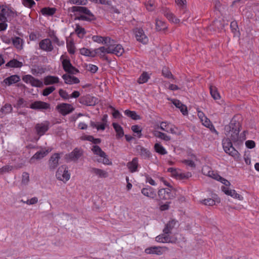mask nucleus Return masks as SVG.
<instances>
[{
	"mask_svg": "<svg viewBox=\"0 0 259 259\" xmlns=\"http://www.w3.org/2000/svg\"><path fill=\"white\" fill-rule=\"evenodd\" d=\"M241 127L240 122L233 118L230 123L225 126V133L227 138L231 139L233 142H237L239 140V132Z\"/></svg>",
	"mask_w": 259,
	"mask_h": 259,
	"instance_id": "1",
	"label": "nucleus"
},
{
	"mask_svg": "<svg viewBox=\"0 0 259 259\" xmlns=\"http://www.w3.org/2000/svg\"><path fill=\"white\" fill-rule=\"evenodd\" d=\"M72 11L73 12H77L82 14L77 17V19L79 20L90 22L96 20L95 16L86 7L73 6L72 7Z\"/></svg>",
	"mask_w": 259,
	"mask_h": 259,
	"instance_id": "2",
	"label": "nucleus"
},
{
	"mask_svg": "<svg viewBox=\"0 0 259 259\" xmlns=\"http://www.w3.org/2000/svg\"><path fill=\"white\" fill-rule=\"evenodd\" d=\"M60 60L62 62L63 68L67 73L76 74L79 72V70L72 65L67 56L62 55L60 57Z\"/></svg>",
	"mask_w": 259,
	"mask_h": 259,
	"instance_id": "3",
	"label": "nucleus"
},
{
	"mask_svg": "<svg viewBox=\"0 0 259 259\" xmlns=\"http://www.w3.org/2000/svg\"><path fill=\"white\" fill-rule=\"evenodd\" d=\"M232 141L229 138H225L222 141V145L225 152L234 158L239 157L238 152L233 147Z\"/></svg>",
	"mask_w": 259,
	"mask_h": 259,
	"instance_id": "4",
	"label": "nucleus"
},
{
	"mask_svg": "<svg viewBox=\"0 0 259 259\" xmlns=\"http://www.w3.org/2000/svg\"><path fill=\"white\" fill-rule=\"evenodd\" d=\"M91 150L95 155H97L101 158L97 160L98 162H102L105 165L112 164V162L109 159L108 156L99 146H93Z\"/></svg>",
	"mask_w": 259,
	"mask_h": 259,
	"instance_id": "5",
	"label": "nucleus"
},
{
	"mask_svg": "<svg viewBox=\"0 0 259 259\" xmlns=\"http://www.w3.org/2000/svg\"><path fill=\"white\" fill-rule=\"evenodd\" d=\"M17 16L16 13L7 7H0V21L7 22Z\"/></svg>",
	"mask_w": 259,
	"mask_h": 259,
	"instance_id": "6",
	"label": "nucleus"
},
{
	"mask_svg": "<svg viewBox=\"0 0 259 259\" xmlns=\"http://www.w3.org/2000/svg\"><path fill=\"white\" fill-rule=\"evenodd\" d=\"M83 150L78 148H75L73 150L65 155V159L66 161H77L83 155Z\"/></svg>",
	"mask_w": 259,
	"mask_h": 259,
	"instance_id": "7",
	"label": "nucleus"
},
{
	"mask_svg": "<svg viewBox=\"0 0 259 259\" xmlns=\"http://www.w3.org/2000/svg\"><path fill=\"white\" fill-rule=\"evenodd\" d=\"M56 177L59 180L67 182L70 178L66 165H63L59 167L56 173Z\"/></svg>",
	"mask_w": 259,
	"mask_h": 259,
	"instance_id": "8",
	"label": "nucleus"
},
{
	"mask_svg": "<svg viewBox=\"0 0 259 259\" xmlns=\"http://www.w3.org/2000/svg\"><path fill=\"white\" fill-rule=\"evenodd\" d=\"M56 108L62 115L69 114L74 110L72 105L64 103L58 104Z\"/></svg>",
	"mask_w": 259,
	"mask_h": 259,
	"instance_id": "9",
	"label": "nucleus"
},
{
	"mask_svg": "<svg viewBox=\"0 0 259 259\" xmlns=\"http://www.w3.org/2000/svg\"><path fill=\"white\" fill-rule=\"evenodd\" d=\"M170 188L161 189L158 191V195L161 200H169L175 198V194L172 193Z\"/></svg>",
	"mask_w": 259,
	"mask_h": 259,
	"instance_id": "10",
	"label": "nucleus"
},
{
	"mask_svg": "<svg viewBox=\"0 0 259 259\" xmlns=\"http://www.w3.org/2000/svg\"><path fill=\"white\" fill-rule=\"evenodd\" d=\"M49 125L50 122L48 121L36 124L35 128L37 134L39 136L44 135L48 131Z\"/></svg>",
	"mask_w": 259,
	"mask_h": 259,
	"instance_id": "11",
	"label": "nucleus"
},
{
	"mask_svg": "<svg viewBox=\"0 0 259 259\" xmlns=\"http://www.w3.org/2000/svg\"><path fill=\"white\" fill-rule=\"evenodd\" d=\"M135 36L137 40L143 44H146L148 42V38L141 28H136L135 29Z\"/></svg>",
	"mask_w": 259,
	"mask_h": 259,
	"instance_id": "12",
	"label": "nucleus"
},
{
	"mask_svg": "<svg viewBox=\"0 0 259 259\" xmlns=\"http://www.w3.org/2000/svg\"><path fill=\"white\" fill-rule=\"evenodd\" d=\"M29 108L34 110H47L50 108V105L45 102L36 101L30 104Z\"/></svg>",
	"mask_w": 259,
	"mask_h": 259,
	"instance_id": "13",
	"label": "nucleus"
},
{
	"mask_svg": "<svg viewBox=\"0 0 259 259\" xmlns=\"http://www.w3.org/2000/svg\"><path fill=\"white\" fill-rule=\"evenodd\" d=\"M39 48L46 52H51L54 47L52 41L49 38H45L41 40L39 43Z\"/></svg>",
	"mask_w": 259,
	"mask_h": 259,
	"instance_id": "14",
	"label": "nucleus"
},
{
	"mask_svg": "<svg viewBox=\"0 0 259 259\" xmlns=\"http://www.w3.org/2000/svg\"><path fill=\"white\" fill-rule=\"evenodd\" d=\"M60 154L58 153L53 154L49 160V166L50 169H55L59 165Z\"/></svg>",
	"mask_w": 259,
	"mask_h": 259,
	"instance_id": "15",
	"label": "nucleus"
},
{
	"mask_svg": "<svg viewBox=\"0 0 259 259\" xmlns=\"http://www.w3.org/2000/svg\"><path fill=\"white\" fill-rule=\"evenodd\" d=\"M97 100V99L95 97L88 95L80 98L79 101V102L83 105L87 106H93L96 104Z\"/></svg>",
	"mask_w": 259,
	"mask_h": 259,
	"instance_id": "16",
	"label": "nucleus"
},
{
	"mask_svg": "<svg viewBox=\"0 0 259 259\" xmlns=\"http://www.w3.org/2000/svg\"><path fill=\"white\" fill-rule=\"evenodd\" d=\"M159 128L165 132L167 133H170L172 134H176L177 132L176 130L177 128L174 125L171 124L170 123H167L166 122H162L160 123V125Z\"/></svg>",
	"mask_w": 259,
	"mask_h": 259,
	"instance_id": "17",
	"label": "nucleus"
},
{
	"mask_svg": "<svg viewBox=\"0 0 259 259\" xmlns=\"http://www.w3.org/2000/svg\"><path fill=\"white\" fill-rule=\"evenodd\" d=\"M163 249H167L166 247L151 246L145 249V252L146 254H155L157 255H161L163 251Z\"/></svg>",
	"mask_w": 259,
	"mask_h": 259,
	"instance_id": "18",
	"label": "nucleus"
},
{
	"mask_svg": "<svg viewBox=\"0 0 259 259\" xmlns=\"http://www.w3.org/2000/svg\"><path fill=\"white\" fill-rule=\"evenodd\" d=\"M71 74L66 73L62 75V78L64 80L66 84H73L78 83L80 81L79 79Z\"/></svg>",
	"mask_w": 259,
	"mask_h": 259,
	"instance_id": "19",
	"label": "nucleus"
},
{
	"mask_svg": "<svg viewBox=\"0 0 259 259\" xmlns=\"http://www.w3.org/2000/svg\"><path fill=\"white\" fill-rule=\"evenodd\" d=\"M141 193L144 196L154 199L156 196V192L155 189L150 186H147L141 190Z\"/></svg>",
	"mask_w": 259,
	"mask_h": 259,
	"instance_id": "20",
	"label": "nucleus"
},
{
	"mask_svg": "<svg viewBox=\"0 0 259 259\" xmlns=\"http://www.w3.org/2000/svg\"><path fill=\"white\" fill-rule=\"evenodd\" d=\"M13 107L10 104L6 103L0 108V118H3L7 114L12 112Z\"/></svg>",
	"mask_w": 259,
	"mask_h": 259,
	"instance_id": "21",
	"label": "nucleus"
},
{
	"mask_svg": "<svg viewBox=\"0 0 259 259\" xmlns=\"http://www.w3.org/2000/svg\"><path fill=\"white\" fill-rule=\"evenodd\" d=\"M136 150L141 155V156L144 159L148 158L151 156V153L150 151L141 145L137 146L136 147Z\"/></svg>",
	"mask_w": 259,
	"mask_h": 259,
	"instance_id": "22",
	"label": "nucleus"
},
{
	"mask_svg": "<svg viewBox=\"0 0 259 259\" xmlns=\"http://www.w3.org/2000/svg\"><path fill=\"white\" fill-rule=\"evenodd\" d=\"M139 166L138 159L137 157L134 158L131 161L127 162V167L131 172H135L138 171Z\"/></svg>",
	"mask_w": 259,
	"mask_h": 259,
	"instance_id": "23",
	"label": "nucleus"
},
{
	"mask_svg": "<svg viewBox=\"0 0 259 259\" xmlns=\"http://www.w3.org/2000/svg\"><path fill=\"white\" fill-rule=\"evenodd\" d=\"M110 49H108L105 47H101L94 50L95 53V56L96 55L100 56L102 58H105L106 60H107V57L105 56V54H110Z\"/></svg>",
	"mask_w": 259,
	"mask_h": 259,
	"instance_id": "24",
	"label": "nucleus"
},
{
	"mask_svg": "<svg viewBox=\"0 0 259 259\" xmlns=\"http://www.w3.org/2000/svg\"><path fill=\"white\" fill-rule=\"evenodd\" d=\"M155 29L157 31H165L167 29L168 26L167 24L162 20L159 18L155 19Z\"/></svg>",
	"mask_w": 259,
	"mask_h": 259,
	"instance_id": "25",
	"label": "nucleus"
},
{
	"mask_svg": "<svg viewBox=\"0 0 259 259\" xmlns=\"http://www.w3.org/2000/svg\"><path fill=\"white\" fill-rule=\"evenodd\" d=\"M49 152V150H41L37 152L29 160V162L30 163H33L34 162L35 160H39L42 158H44L46 155L48 154Z\"/></svg>",
	"mask_w": 259,
	"mask_h": 259,
	"instance_id": "26",
	"label": "nucleus"
},
{
	"mask_svg": "<svg viewBox=\"0 0 259 259\" xmlns=\"http://www.w3.org/2000/svg\"><path fill=\"white\" fill-rule=\"evenodd\" d=\"M90 172L98 176L100 178H106L108 177V172L102 169L93 167L91 169Z\"/></svg>",
	"mask_w": 259,
	"mask_h": 259,
	"instance_id": "27",
	"label": "nucleus"
},
{
	"mask_svg": "<svg viewBox=\"0 0 259 259\" xmlns=\"http://www.w3.org/2000/svg\"><path fill=\"white\" fill-rule=\"evenodd\" d=\"M20 80V77L18 75H12L7 77L4 80V83L7 85H11L14 83L18 82Z\"/></svg>",
	"mask_w": 259,
	"mask_h": 259,
	"instance_id": "28",
	"label": "nucleus"
},
{
	"mask_svg": "<svg viewBox=\"0 0 259 259\" xmlns=\"http://www.w3.org/2000/svg\"><path fill=\"white\" fill-rule=\"evenodd\" d=\"M59 82V78L56 76L48 75L44 79V82L46 85L57 83Z\"/></svg>",
	"mask_w": 259,
	"mask_h": 259,
	"instance_id": "29",
	"label": "nucleus"
},
{
	"mask_svg": "<svg viewBox=\"0 0 259 259\" xmlns=\"http://www.w3.org/2000/svg\"><path fill=\"white\" fill-rule=\"evenodd\" d=\"M202 173L205 176L210 177L215 180L216 176L218 174L211 170V168L208 166H204L202 168Z\"/></svg>",
	"mask_w": 259,
	"mask_h": 259,
	"instance_id": "30",
	"label": "nucleus"
},
{
	"mask_svg": "<svg viewBox=\"0 0 259 259\" xmlns=\"http://www.w3.org/2000/svg\"><path fill=\"white\" fill-rule=\"evenodd\" d=\"M222 189L226 194L230 195L233 198H237L239 200H242L243 198L242 196L237 193L236 191L234 190H229L228 188L224 186L222 187Z\"/></svg>",
	"mask_w": 259,
	"mask_h": 259,
	"instance_id": "31",
	"label": "nucleus"
},
{
	"mask_svg": "<svg viewBox=\"0 0 259 259\" xmlns=\"http://www.w3.org/2000/svg\"><path fill=\"white\" fill-rule=\"evenodd\" d=\"M163 14L170 21L175 23H179L180 22V20L177 18L168 9H163Z\"/></svg>",
	"mask_w": 259,
	"mask_h": 259,
	"instance_id": "32",
	"label": "nucleus"
},
{
	"mask_svg": "<svg viewBox=\"0 0 259 259\" xmlns=\"http://www.w3.org/2000/svg\"><path fill=\"white\" fill-rule=\"evenodd\" d=\"M124 49L122 46L120 44H116L111 50L110 51V54L116 55L117 56H121L124 53Z\"/></svg>",
	"mask_w": 259,
	"mask_h": 259,
	"instance_id": "33",
	"label": "nucleus"
},
{
	"mask_svg": "<svg viewBox=\"0 0 259 259\" xmlns=\"http://www.w3.org/2000/svg\"><path fill=\"white\" fill-rule=\"evenodd\" d=\"M177 221L175 220H171L169 221L165 225L163 232L165 234H169L171 233V230L174 228Z\"/></svg>",
	"mask_w": 259,
	"mask_h": 259,
	"instance_id": "34",
	"label": "nucleus"
},
{
	"mask_svg": "<svg viewBox=\"0 0 259 259\" xmlns=\"http://www.w3.org/2000/svg\"><path fill=\"white\" fill-rule=\"evenodd\" d=\"M172 103L176 106V107L180 109L181 112L184 115L188 114V110L186 106L183 104L179 100L174 99L172 101Z\"/></svg>",
	"mask_w": 259,
	"mask_h": 259,
	"instance_id": "35",
	"label": "nucleus"
},
{
	"mask_svg": "<svg viewBox=\"0 0 259 259\" xmlns=\"http://www.w3.org/2000/svg\"><path fill=\"white\" fill-rule=\"evenodd\" d=\"M30 104L27 101L25 100L24 99L20 98H19L16 103L14 105V107L17 109L21 108H29Z\"/></svg>",
	"mask_w": 259,
	"mask_h": 259,
	"instance_id": "36",
	"label": "nucleus"
},
{
	"mask_svg": "<svg viewBox=\"0 0 259 259\" xmlns=\"http://www.w3.org/2000/svg\"><path fill=\"white\" fill-rule=\"evenodd\" d=\"M22 66V62L15 59L11 60L6 64L7 67L10 68H21Z\"/></svg>",
	"mask_w": 259,
	"mask_h": 259,
	"instance_id": "37",
	"label": "nucleus"
},
{
	"mask_svg": "<svg viewBox=\"0 0 259 259\" xmlns=\"http://www.w3.org/2000/svg\"><path fill=\"white\" fill-rule=\"evenodd\" d=\"M112 126L116 133V138L119 139L124 135V132L122 127L118 123H113Z\"/></svg>",
	"mask_w": 259,
	"mask_h": 259,
	"instance_id": "38",
	"label": "nucleus"
},
{
	"mask_svg": "<svg viewBox=\"0 0 259 259\" xmlns=\"http://www.w3.org/2000/svg\"><path fill=\"white\" fill-rule=\"evenodd\" d=\"M56 11L55 8L46 7L41 10V12L44 15L52 16Z\"/></svg>",
	"mask_w": 259,
	"mask_h": 259,
	"instance_id": "39",
	"label": "nucleus"
},
{
	"mask_svg": "<svg viewBox=\"0 0 259 259\" xmlns=\"http://www.w3.org/2000/svg\"><path fill=\"white\" fill-rule=\"evenodd\" d=\"M150 75L147 72H143L138 79V82L139 84L146 83L150 78Z\"/></svg>",
	"mask_w": 259,
	"mask_h": 259,
	"instance_id": "40",
	"label": "nucleus"
},
{
	"mask_svg": "<svg viewBox=\"0 0 259 259\" xmlns=\"http://www.w3.org/2000/svg\"><path fill=\"white\" fill-rule=\"evenodd\" d=\"M12 42L16 48L18 49H21L22 48L23 40L19 37L16 36L12 38Z\"/></svg>",
	"mask_w": 259,
	"mask_h": 259,
	"instance_id": "41",
	"label": "nucleus"
},
{
	"mask_svg": "<svg viewBox=\"0 0 259 259\" xmlns=\"http://www.w3.org/2000/svg\"><path fill=\"white\" fill-rule=\"evenodd\" d=\"M80 53L82 55H84L85 56H89V57H95V53L94 51H91L90 50L85 48H82L80 49L79 50Z\"/></svg>",
	"mask_w": 259,
	"mask_h": 259,
	"instance_id": "42",
	"label": "nucleus"
},
{
	"mask_svg": "<svg viewBox=\"0 0 259 259\" xmlns=\"http://www.w3.org/2000/svg\"><path fill=\"white\" fill-rule=\"evenodd\" d=\"M106 46L107 48L111 50V49L113 48V47L116 45L115 41L111 39L109 37H105V41L104 43Z\"/></svg>",
	"mask_w": 259,
	"mask_h": 259,
	"instance_id": "43",
	"label": "nucleus"
},
{
	"mask_svg": "<svg viewBox=\"0 0 259 259\" xmlns=\"http://www.w3.org/2000/svg\"><path fill=\"white\" fill-rule=\"evenodd\" d=\"M154 135L155 137L165 141H169L170 140V137L169 136L159 131H155Z\"/></svg>",
	"mask_w": 259,
	"mask_h": 259,
	"instance_id": "44",
	"label": "nucleus"
},
{
	"mask_svg": "<svg viewBox=\"0 0 259 259\" xmlns=\"http://www.w3.org/2000/svg\"><path fill=\"white\" fill-rule=\"evenodd\" d=\"M155 151L161 155H165L167 153V151L165 148L160 144L156 143L154 145Z\"/></svg>",
	"mask_w": 259,
	"mask_h": 259,
	"instance_id": "45",
	"label": "nucleus"
},
{
	"mask_svg": "<svg viewBox=\"0 0 259 259\" xmlns=\"http://www.w3.org/2000/svg\"><path fill=\"white\" fill-rule=\"evenodd\" d=\"M209 90L211 96L214 100H218L220 98V95L215 87L211 85L209 87Z\"/></svg>",
	"mask_w": 259,
	"mask_h": 259,
	"instance_id": "46",
	"label": "nucleus"
},
{
	"mask_svg": "<svg viewBox=\"0 0 259 259\" xmlns=\"http://www.w3.org/2000/svg\"><path fill=\"white\" fill-rule=\"evenodd\" d=\"M124 114L133 119L137 120L140 119V116L137 114L135 111L126 110L124 111Z\"/></svg>",
	"mask_w": 259,
	"mask_h": 259,
	"instance_id": "47",
	"label": "nucleus"
},
{
	"mask_svg": "<svg viewBox=\"0 0 259 259\" xmlns=\"http://www.w3.org/2000/svg\"><path fill=\"white\" fill-rule=\"evenodd\" d=\"M180 17L183 21H186L190 16V13L189 12L187 8L184 9V10H180Z\"/></svg>",
	"mask_w": 259,
	"mask_h": 259,
	"instance_id": "48",
	"label": "nucleus"
},
{
	"mask_svg": "<svg viewBox=\"0 0 259 259\" xmlns=\"http://www.w3.org/2000/svg\"><path fill=\"white\" fill-rule=\"evenodd\" d=\"M29 83L31 85V86L34 87L41 88L43 86V83L42 81L37 78H34L33 76L32 79H31Z\"/></svg>",
	"mask_w": 259,
	"mask_h": 259,
	"instance_id": "49",
	"label": "nucleus"
},
{
	"mask_svg": "<svg viewBox=\"0 0 259 259\" xmlns=\"http://www.w3.org/2000/svg\"><path fill=\"white\" fill-rule=\"evenodd\" d=\"M76 33L80 38H82L85 33L84 28L80 27L79 25H77L75 29Z\"/></svg>",
	"mask_w": 259,
	"mask_h": 259,
	"instance_id": "50",
	"label": "nucleus"
},
{
	"mask_svg": "<svg viewBox=\"0 0 259 259\" xmlns=\"http://www.w3.org/2000/svg\"><path fill=\"white\" fill-rule=\"evenodd\" d=\"M145 7L149 11H153L155 8L154 1L149 0L148 2L145 4Z\"/></svg>",
	"mask_w": 259,
	"mask_h": 259,
	"instance_id": "51",
	"label": "nucleus"
},
{
	"mask_svg": "<svg viewBox=\"0 0 259 259\" xmlns=\"http://www.w3.org/2000/svg\"><path fill=\"white\" fill-rule=\"evenodd\" d=\"M55 90V88L54 86H51L45 88L42 92V95L44 96H48Z\"/></svg>",
	"mask_w": 259,
	"mask_h": 259,
	"instance_id": "52",
	"label": "nucleus"
},
{
	"mask_svg": "<svg viewBox=\"0 0 259 259\" xmlns=\"http://www.w3.org/2000/svg\"><path fill=\"white\" fill-rule=\"evenodd\" d=\"M22 4L27 8H31L35 5L33 0H22Z\"/></svg>",
	"mask_w": 259,
	"mask_h": 259,
	"instance_id": "53",
	"label": "nucleus"
},
{
	"mask_svg": "<svg viewBox=\"0 0 259 259\" xmlns=\"http://www.w3.org/2000/svg\"><path fill=\"white\" fill-rule=\"evenodd\" d=\"M131 129L133 132L138 134V137L141 138L142 137V128L138 125H134L131 127Z\"/></svg>",
	"mask_w": 259,
	"mask_h": 259,
	"instance_id": "54",
	"label": "nucleus"
},
{
	"mask_svg": "<svg viewBox=\"0 0 259 259\" xmlns=\"http://www.w3.org/2000/svg\"><path fill=\"white\" fill-rule=\"evenodd\" d=\"M200 202L205 205L212 206L215 204V201L211 198L204 199L200 201Z\"/></svg>",
	"mask_w": 259,
	"mask_h": 259,
	"instance_id": "55",
	"label": "nucleus"
},
{
	"mask_svg": "<svg viewBox=\"0 0 259 259\" xmlns=\"http://www.w3.org/2000/svg\"><path fill=\"white\" fill-rule=\"evenodd\" d=\"M167 234H165L164 233L163 234V241L162 243H176L177 242V238H175L173 239V241H170V237L169 235H166Z\"/></svg>",
	"mask_w": 259,
	"mask_h": 259,
	"instance_id": "56",
	"label": "nucleus"
},
{
	"mask_svg": "<svg viewBox=\"0 0 259 259\" xmlns=\"http://www.w3.org/2000/svg\"><path fill=\"white\" fill-rule=\"evenodd\" d=\"M175 2L180 10H184V9L186 8V0H175Z\"/></svg>",
	"mask_w": 259,
	"mask_h": 259,
	"instance_id": "57",
	"label": "nucleus"
},
{
	"mask_svg": "<svg viewBox=\"0 0 259 259\" xmlns=\"http://www.w3.org/2000/svg\"><path fill=\"white\" fill-rule=\"evenodd\" d=\"M59 94L60 96V97L64 100H68L70 98V95H68V94L66 91L63 89L59 90Z\"/></svg>",
	"mask_w": 259,
	"mask_h": 259,
	"instance_id": "58",
	"label": "nucleus"
},
{
	"mask_svg": "<svg viewBox=\"0 0 259 259\" xmlns=\"http://www.w3.org/2000/svg\"><path fill=\"white\" fill-rule=\"evenodd\" d=\"M192 176V174L190 172H187L186 173H179L177 177V178L179 179H188Z\"/></svg>",
	"mask_w": 259,
	"mask_h": 259,
	"instance_id": "59",
	"label": "nucleus"
},
{
	"mask_svg": "<svg viewBox=\"0 0 259 259\" xmlns=\"http://www.w3.org/2000/svg\"><path fill=\"white\" fill-rule=\"evenodd\" d=\"M67 48L68 52L70 54H74L75 52V47L74 44L72 42H70L67 44Z\"/></svg>",
	"mask_w": 259,
	"mask_h": 259,
	"instance_id": "60",
	"label": "nucleus"
},
{
	"mask_svg": "<svg viewBox=\"0 0 259 259\" xmlns=\"http://www.w3.org/2000/svg\"><path fill=\"white\" fill-rule=\"evenodd\" d=\"M215 180L221 182L222 184H224L226 186L230 185V183L228 180L223 178L219 175L216 176V178H215Z\"/></svg>",
	"mask_w": 259,
	"mask_h": 259,
	"instance_id": "61",
	"label": "nucleus"
},
{
	"mask_svg": "<svg viewBox=\"0 0 259 259\" xmlns=\"http://www.w3.org/2000/svg\"><path fill=\"white\" fill-rule=\"evenodd\" d=\"M105 37H102L99 35H94L92 36V40L95 41L98 43H104L105 41Z\"/></svg>",
	"mask_w": 259,
	"mask_h": 259,
	"instance_id": "62",
	"label": "nucleus"
},
{
	"mask_svg": "<svg viewBox=\"0 0 259 259\" xmlns=\"http://www.w3.org/2000/svg\"><path fill=\"white\" fill-rule=\"evenodd\" d=\"M29 181V176L28 173L24 172L22 174V183L27 185Z\"/></svg>",
	"mask_w": 259,
	"mask_h": 259,
	"instance_id": "63",
	"label": "nucleus"
},
{
	"mask_svg": "<svg viewBox=\"0 0 259 259\" xmlns=\"http://www.w3.org/2000/svg\"><path fill=\"white\" fill-rule=\"evenodd\" d=\"M98 69V67L93 64H89L87 66V70L93 73H96Z\"/></svg>",
	"mask_w": 259,
	"mask_h": 259,
	"instance_id": "64",
	"label": "nucleus"
}]
</instances>
